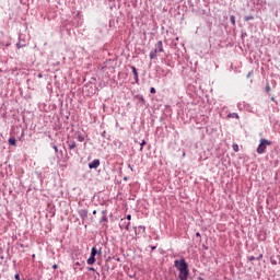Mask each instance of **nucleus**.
<instances>
[{
    "instance_id": "nucleus-12",
    "label": "nucleus",
    "mask_w": 280,
    "mask_h": 280,
    "mask_svg": "<svg viewBox=\"0 0 280 280\" xmlns=\"http://www.w3.org/2000/svg\"><path fill=\"white\" fill-rule=\"evenodd\" d=\"M230 21H231L232 25H235V15H231Z\"/></svg>"
},
{
    "instance_id": "nucleus-14",
    "label": "nucleus",
    "mask_w": 280,
    "mask_h": 280,
    "mask_svg": "<svg viewBox=\"0 0 280 280\" xmlns=\"http://www.w3.org/2000/svg\"><path fill=\"white\" fill-rule=\"evenodd\" d=\"M147 144V142H145V140H142V142H141V148H140V151H143V145H145Z\"/></svg>"
},
{
    "instance_id": "nucleus-15",
    "label": "nucleus",
    "mask_w": 280,
    "mask_h": 280,
    "mask_svg": "<svg viewBox=\"0 0 280 280\" xmlns=\"http://www.w3.org/2000/svg\"><path fill=\"white\" fill-rule=\"evenodd\" d=\"M253 15H249V16H245V21H253Z\"/></svg>"
},
{
    "instance_id": "nucleus-23",
    "label": "nucleus",
    "mask_w": 280,
    "mask_h": 280,
    "mask_svg": "<svg viewBox=\"0 0 280 280\" xmlns=\"http://www.w3.org/2000/svg\"><path fill=\"white\" fill-rule=\"evenodd\" d=\"M250 75H252V72H248L247 75H246V78H250Z\"/></svg>"
},
{
    "instance_id": "nucleus-6",
    "label": "nucleus",
    "mask_w": 280,
    "mask_h": 280,
    "mask_svg": "<svg viewBox=\"0 0 280 280\" xmlns=\"http://www.w3.org/2000/svg\"><path fill=\"white\" fill-rule=\"evenodd\" d=\"M131 71L133 73L136 82H139V72H137V68L135 66L131 67Z\"/></svg>"
},
{
    "instance_id": "nucleus-19",
    "label": "nucleus",
    "mask_w": 280,
    "mask_h": 280,
    "mask_svg": "<svg viewBox=\"0 0 280 280\" xmlns=\"http://www.w3.org/2000/svg\"><path fill=\"white\" fill-rule=\"evenodd\" d=\"M127 220L130 222V220H132V215L128 214Z\"/></svg>"
},
{
    "instance_id": "nucleus-26",
    "label": "nucleus",
    "mask_w": 280,
    "mask_h": 280,
    "mask_svg": "<svg viewBox=\"0 0 280 280\" xmlns=\"http://www.w3.org/2000/svg\"><path fill=\"white\" fill-rule=\"evenodd\" d=\"M37 78H43V74L39 73V74L37 75Z\"/></svg>"
},
{
    "instance_id": "nucleus-18",
    "label": "nucleus",
    "mask_w": 280,
    "mask_h": 280,
    "mask_svg": "<svg viewBox=\"0 0 280 280\" xmlns=\"http://www.w3.org/2000/svg\"><path fill=\"white\" fill-rule=\"evenodd\" d=\"M14 279L21 280V276H20L19 273H16V275L14 276Z\"/></svg>"
},
{
    "instance_id": "nucleus-9",
    "label": "nucleus",
    "mask_w": 280,
    "mask_h": 280,
    "mask_svg": "<svg viewBox=\"0 0 280 280\" xmlns=\"http://www.w3.org/2000/svg\"><path fill=\"white\" fill-rule=\"evenodd\" d=\"M74 266H78V267L80 268V270H84V260H82V261H77V262L74 264Z\"/></svg>"
},
{
    "instance_id": "nucleus-4",
    "label": "nucleus",
    "mask_w": 280,
    "mask_h": 280,
    "mask_svg": "<svg viewBox=\"0 0 280 280\" xmlns=\"http://www.w3.org/2000/svg\"><path fill=\"white\" fill-rule=\"evenodd\" d=\"M96 255H102V250L97 252V248L92 247L90 259L86 260L88 266H93V264H95V261H96L95 256Z\"/></svg>"
},
{
    "instance_id": "nucleus-7",
    "label": "nucleus",
    "mask_w": 280,
    "mask_h": 280,
    "mask_svg": "<svg viewBox=\"0 0 280 280\" xmlns=\"http://www.w3.org/2000/svg\"><path fill=\"white\" fill-rule=\"evenodd\" d=\"M68 143H69V145H68L69 150H75V148H78V144L73 140L68 142Z\"/></svg>"
},
{
    "instance_id": "nucleus-3",
    "label": "nucleus",
    "mask_w": 280,
    "mask_h": 280,
    "mask_svg": "<svg viewBox=\"0 0 280 280\" xmlns=\"http://www.w3.org/2000/svg\"><path fill=\"white\" fill-rule=\"evenodd\" d=\"M268 145H272V142L266 139H260V143L257 148V154H265Z\"/></svg>"
},
{
    "instance_id": "nucleus-28",
    "label": "nucleus",
    "mask_w": 280,
    "mask_h": 280,
    "mask_svg": "<svg viewBox=\"0 0 280 280\" xmlns=\"http://www.w3.org/2000/svg\"><path fill=\"white\" fill-rule=\"evenodd\" d=\"M271 102H275V97H271Z\"/></svg>"
},
{
    "instance_id": "nucleus-17",
    "label": "nucleus",
    "mask_w": 280,
    "mask_h": 280,
    "mask_svg": "<svg viewBox=\"0 0 280 280\" xmlns=\"http://www.w3.org/2000/svg\"><path fill=\"white\" fill-rule=\"evenodd\" d=\"M150 93H152V94L156 93V89L151 88V89H150Z\"/></svg>"
},
{
    "instance_id": "nucleus-10",
    "label": "nucleus",
    "mask_w": 280,
    "mask_h": 280,
    "mask_svg": "<svg viewBox=\"0 0 280 280\" xmlns=\"http://www.w3.org/2000/svg\"><path fill=\"white\" fill-rule=\"evenodd\" d=\"M9 144L13 145V147H16V139L15 138H10L9 139Z\"/></svg>"
},
{
    "instance_id": "nucleus-5",
    "label": "nucleus",
    "mask_w": 280,
    "mask_h": 280,
    "mask_svg": "<svg viewBox=\"0 0 280 280\" xmlns=\"http://www.w3.org/2000/svg\"><path fill=\"white\" fill-rule=\"evenodd\" d=\"M90 170H97V167H100V160H93L90 164H89Z\"/></svg>"
},
{
    "instance_id": "nucleus-13",
    "label": "nucleus",
    "mask_w": 280,
    "mask_h": 280,
    "mask_svg": "<svg viewBox=\"0 0 280 280\" xmlns=\"http://www.w3.org/2000/svg\"><path fill=\"white\" fill-rule=\"evenodd\" d=\"M78 141H80L82 143V141H84V137L82 135L78 136Z\"/></svg>"
},
{
    "instance_id": "nucleus-27",
    "label": "nucleus",
    "mask_w": 280,
    "mask_h": 280,
    "mask_svg": "<svg viewBox=\"0 0 280 280\" xmlns=\"http://www.w3.org/2000/svg\"><path fill=\"white\" fill-rule=\"evenodd\" d=\"M96 213H97V211L94 210V211H93V215H95Z\"/></svg>"
},
{
    "instance_id": "nucleus-20",
    "label": "nucleus",
    "mask_w": 280,
    "mask_h": 280,
    "mask_svg": "<svg viewBox=\"0 0 280 280\" xmlns=\"http://www.w3.org/2000/svg\"><path fill=\"white\" fill-rule=\"evenodd\" d=\"M54 150L56 153H58V147L57 145H54Z\"/></svg>"
},
{
    "instance_id": "nucleus-8",
    "label": "nucleus",
    "mask_w": 280,
    "mask_h": 280,
    "mask_svg": "<svg viewBox=\"0 0 280 280\" xmlns=\"http://www.w3.org/2000/svg\"><path fill=\"white\" fill-rule=\"evenodd\" d=\"M255 259H257V261H261V259H264V255L260 254L257 258H255V256L249 257V261H255Z\"/></svg>"
},
{
    "instance_id": "nucleus-1",
    "label": "nucleus",
    "mask_w": 280,
    "mask_h": 280,
    "mask_svg": "<svg viewBox=\"0 0 280 280\" xmlns=\"http://www.w3.org/2000/svg\"><path fill=\"white\" fill-rule=\"evenodd\" d=\"M174 266L179 272L178 279L187 280V277H189V267L187 266V262L184 260V258L180 260H175Z\"/></svg>"
},
{
    "instance_id": "nucleus-16",
    "label": "nucleus",
    "mask_w": 280,
    "mask_h": 280,
    "mask_svg": "<svg viewBox=\"0 0 280 280\" xmlns=\"http://www.w3.org/2000/svg\"><path fill=\"white\" fill-rule=\"evenodd\" d=\"M265 91L266 93H270V85H266Z\"/></svg>"
},
{
    "instance_id": "nucleus-22",
    "label": "nucleus",
    "mask_w": 280,
    "mask_h": 280,
    "mask_svg": "<svg viewBox=\"0 0 280 280\" xmlns=\"http://www.w3.org/2000/svg\"><path fill=\"white\" fill-rule=\"evenodd\" d=\"M89 270L95 272V268H93V267H90Z\"/></svg>"
},
{
    "instance_id": "nucleus-24",
    "label": "nucleus",
    "mask_w": 280,
    "mask_h": 280,
    "mask_svg": "<svg viewBox=\"0 0 280 280\" xmlns=\"http://www.w3.org/2000/svg\"><path fill=\"white\" fill-rule=\"evenodd\" d=\"M126 229H127V231H128V229H130V222L127 224Z\"/></svg>"
},
{
    "instance_id": "nucleus-25",
    "label": "nucleus",
    "mask_w": 280,
    "mask_h": 280,
    "mask_svg": "<svg viewBox=\"0 0 280 280\" xmlns=\"http://www.w3.org/2000/svg\"><path fill=\"white\" fill-rule=\"evenodd\" d=\"M196 237H200V232H197V233H196Z\"/></svg>"
},
{
    "instance_id": "nucleus-11",
    "label": "nucleus",
    "mask_w": 280,
    "mask_h": 280,
    "mask_svg": "<svg viewBox=\"0 0 280 280\" xmlns=\"http://www.w3.org/2000/svg\"><path fill=\"white\" fill-rule=\"evenodd\" d=\"M232 148H233L234 152H240V145H237V143H234L232 145Z\"/></svg>"
},
{
    "instance_id": "nucleus-2",
    "label": "nucleus",
    "mask_w": 280,
    "mask_h": 280,
    "mask_svg": "<svg viewBox=\"0 0 280 280\" xmlns=\"http://www.w3.org/2000/svg\"><path fill=\"white\" fill-rule=\"evenodd\" d=\"M165 50L163 49V42L162 40H159L156 44H155V48L154 50H152L150 52V59L151 60H154V58H156V56H159V54H163Z\"/></svg>"
},
{
    "instance_id": "nucleus-21",
    "label": "nucleus",
    "mask_w": 280,
    "mask_h": 280,
    "mask_svg": "<svg viewBox=\"0 0 280 280\" xmlns=\"http://www.w3.org/2000/svg\"><path fill=\"white\" fill-rule=\"evenodd\" d=\"M52 268H54V270H57L58 269V265H54Z\"/></svg>"
}]
</instances>
